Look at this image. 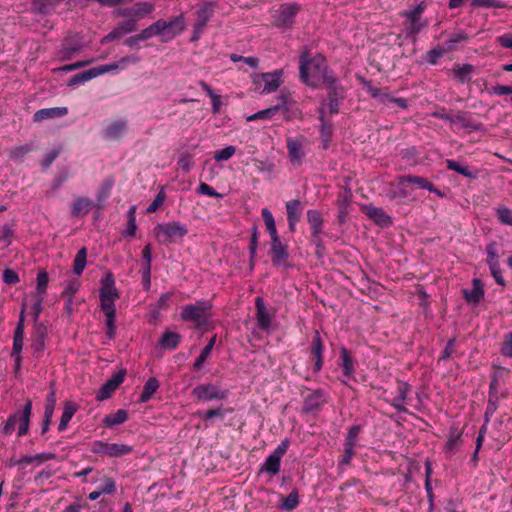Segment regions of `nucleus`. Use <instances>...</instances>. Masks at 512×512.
I'll use <instances>...</instances> for the list:
<instances>
[{
  "label": "nucleus",
  "mask_w": 512,
  "mask_h": 512,
  "mask_svg": "<svg viewBox=\"0 0 512 512\" xmlns=\"http://www.w3.org/2000/svg\"><path fill=\"white\" fill-rule=\"evenodd\" d=\"M128 419V411L125 409H119L115 413L106 415L102 419V423L105 427H114L116 425L124 423Z\"/></svg>",
  "instance_id": "obj_43"
},
{
  "label": "nucleus",
  "mask_w": 512,
  "mask_h": 512,
  "mask_svg": "<svg viewBox=\"0 0 512 512\" xmlns=\"http://www.w3.org/2000/svg\"><path fill=\"white\" fill-rule=\"evenodd\" d=\"M156 22L159 37H162L163 42H168L175 37L181 35L186 30V19L184 14L174 16L169 20L158 19Z\"/></svg>",
  "instance_id": "obj_5"
},
{
  "label": "nucleus",
  "mask_w": 512,
  "mask_h": 512,
  "mask_svg": "<svg viewBox=\"0 0 512 512\" xmlns=\"http://www.w3.org/2000/svg\"><path fill=\"white\" fill-rule=\"evenodd\" d=\"M286 147L291 163L293 165H301L305 156L302 142L299 139L288 138L286 141Z\"/></svg>",
  "instance_id": "obj_28"
},
{
  "label": "nucleus",
  "mask_w": 512,
  "mask_h": 512,
  "mask_svg": "<svg viewBox=\"0 0 512 512\" xmlns=\"http://www.w3.org/2000/svg\"><path fill=\"white\" fill-rule=\"evenodd\" d=\"M92 201L86 197H78L72 204L71 216L86 215L92 208Z\"/></svg>",
  "instance_id": "obj_41"
},
{
  "label": "nucleus",
  "mask_w": 512,
  "mask_h": 512,
  "mask_svg": "<svg viewBox=\"0 0 512 512\" xmlns=\"http://www.w3.org/2000/svg\"><path fill=\"white\" fill-rule=\"evenodd\" d=\"M32 400L27 399L25 404L21 409H18L13 414L9 415L0 432L9 436L15 430L16 424H19L18 427V436L22 437L28 434L30 427V419L32 415Z\"/></svg>",
  "instance_id": "obj_2"
},
{
  "label": "nucleus",
  "mask_w": 512,
  "mask_h": 512,
  "mask_svg": "<svg viewBox=\"0 0 512 512\" xmlns=\"http://www.w3.org/2000/svg\"><path fill=\"white\" fill-rule=\"evenodd\" d=\"M281 459L278 456L270 454L261 465L259 473L266 472L270 476H275L280 472Z\"/></svg>",
  "instance_id": "obj_39"
},
{
  "label": "nucleus",
  "mask_w": 512,
  "mask_h": 512,
  "mask_svg": "<svg viewBox=\"0 0 512 512\" xmlns=\"http://www.w3.org/2000/svg\"><path fill=\"white\" fill-rule=\"evenodd\" d=\"M362 210L371 221L381 228H387L393 223L392 217L381 207H376L370 204L364 206Z\"/></svg>",
  "instance_id": "obj_20"
},
{
  "label": "nucleus",
  "mask_w": 512,
  "mask_h": 512,
  "mask_svg": "<svg viewBox=\"0 0 512 512\" xmlns=\"http://www.w3.org/2000/svg\"><path fill=\"white\" fill-rule=\"evenodd\" d=\"M400 184H415L422 189H426L429 192L436 194L440 198H444L446 194L435 187L433 183L428 181L426 178L417 175H404L399 178Z\"/></svg>",
  "instance_id": "obj_23"
},
{
  "label": "nucleus",
  "mask_w": 512,
  "mask_h": 512,
  "mask_svg": "<svg viewBox=\"0 0 512 512\" xmlns=\"http://www.w3.org/2000/svg\"><path fill=\"white\" fill-rule=\"evenodd\" d=\"M306 216L311 232H323L324 219L322 217V213L319 210L309 209L306 212Z\"/></svg>",
  "instance_id": "obj_38"
},
{
  "label": "nucleus",
  "mask_w": 512,
  "mask_h": 512,
  "mask_svg": "<svg viewBox=\"0 0 512 512\" xmlns=\"http://www.w3.org/2000/svg\"><path fill=\"white\" fill-rule=\"evenodd\" d=\"M463 432L459 430L456 424H453L448 433V439L444 445V452L448 455H453L461 447Z\"/></svg>",
  "instance_id": "obj_25"
},
{
  "label": "nucleus",
  "mask_w": 512,
  "mask_h": 512,
  "mask_svg": "<svg viewBox=\"0 0 512 512\" xmlns=\"http://www.w3.org/2000/svg\"><path fill=\"white\" fill-rule=\"evenodd\" d=\"M155 10V4L152 2H137L131 7L118 9L116 16L118 17H132L138 21L150 15Z\"/></svg>",
  "instance_id": "obj_17"
},
{
  "label": "nucleus",
  "mask_w": 512,
  "mask_h": 512,
  "mask_svg": "<svg viewBox=\"0 0 512 512\" xmlns=\"http://www.w3.org/2000/svg\"><path fill=\"white\" fill-rule=\"evenodd\" d=\"M56 405V391L54 389V382L50 383V391L46 396V404L44 415L53 416Z\"/></svg>",
  "instance_id": "obj_53"
},
{
  "label": "nucleus",
  "mask_w": 512,
  "mask_h": 512,
  "mask_svg": "<svg viewBox=\"0 0 512 512\" xmlns=\"http://www.w3.org/2000/svg\"><path fill=\"white\" fill-rule=\"evenodd\" d=\"M132 451L133 447L127 444L108 443L101 440H96L91 444V452L109 457H122Z\"/></svg>",
  "instance_id": "obj_9"
},
{
  "label": "nucleus",
  "mask_w": 512,
  "mask_h": 512,
  "mask_svg": "<svg viewBox=\"0 0 512 512\" xmlns=\"http://www.w3.org/2000/svg\"><path fill=\"white\" fill-rule=\"evenodd\" d=\"M476 68L470 63L464 64H454L452 68V73L454 79L460 84L470 83L472 80V75L475 72Z\"/></svg>",
  "instance_id": "obj_29"
},
{
  "label": "nucleus",
  "mask_w": 512,
  "mask_h": 512,
  "mask_svg": "<svg viewBox=\"0 0 512 512\" xmlns=\"http://www.w3.org/2000/svg\"><path fill=\"white\" fill-rule=\"evenodd\" d=\"M166 199V193L163 188L160 189V191L155 196L154 200L149 204V206L146 209L147 213H153L157 211L159 207L162 206Z\"/></svg>",
  "instance_id": "obj_62"
},
{
  "label": "nucleus",
  "mask_w": 512,
  "mask_h": 512,
  "mask_svg": "<svg viewBox=\"0 0 512 512\" xmlns=\"http://www.w3.org/2000/svg\"><path fill=\"white\" fill-rule=\"evenodd\" d=\"M78 410V405L72 401H65L63 413L58 424V431L63 432L67 429L68 423Z\"/></svg>",
  "instance_id": "obj_37"
},
{
  "label": "nucleus",
  "mask_w": 512,
  "mask_h": 512,
  "mask_svg": "<svg viewBox=\"0 0 512 512\" xmlns=\"http://www.w3.org/2000/svg\"><path fill=\"white\" fill-rule=\"evenodd\" d=\"M323 351H324V343L321 338L320 332L315 331L311 346H310V353L312 355L313 360V372L315 374L319 373L323 367L324 358H323Z\"/></svg>",
  "instance_id": "obj_19"
},
{
  "label": "nucleus",
  "mask_w": 512,
  "mask_h": 512,
  "mask_svg": "<svg viewBox=\"0 0 512 512\" xmlns=\"http://www.w3.org/2000/svg\"><path fill=\"white\" fill-rule=\"evenodd\" d=\"M451 124H460L468 132L482 131L484 125L481 122H476L472 119V114L467 111H459L456 115H453L450 120Z\"/></svg>",
  "instance_id": "obj_22"
},
{
  "label": "nucleus",
  "mask_w": 512,
  "mask_h": 512,
  "mask_svg": "<svg viewBox=\"0 0 512 512\" xmlns=\"http://www.w3.org/2000/svg\"><path fill=\"white\" fill-rule=\"evenodd\" d=\"M236 152L235 146H226L223 149L217 150L214 154V159L218 162L230 159Z\"/></svg>",
  "instance_id": "obj_63"
},
{
  "label": "nucleus",
  "mask_w": 512,
  "mask_h": 512,
  "mask_svg": "<svg viewBox=\"0 0 512 512\" xmlns=\"http://www.w3.org/2000/svg\"><path fill=\"white\" fill-rule=\"evenodd\" d=\"M160 383L157 378L150 377L144 384L143 391L138 399L139 403L148 402L153 394L158 390Z\"/></svg>",
  "instance_id": "obj_42"
},
{
  "label": "nucleus",
  "mask_w": 512,
  "mask_h": 512,
  "mask_svg": "<svg viewBox=\"0 0 512 512\" xmlns=\"http://www.w3.org/2000/svg\"><path fill=\"white\" fill-rule=\"evenodd\" d=\"M472 290L463 289L462 294L465 301L469 304H478L483 300L485 291L483 282L479 278H474L472 280Z\"/></svg>",
  "instance_id": "obj_26"
},
{
  "label": "nucleus",
  "mask_w": 512,
  "mask_h": 512,
  "mask_svg": "<svg viewBox=\"0 0 512 512\" xmlns=\"http://www.w3.org/2000/svg\"><path fill=\"white\" fill-rule=\"evenodd\" d=\"M335 76L323 54L317 53L312 56L310 49L307 46L303 47L299 55V78L302 83L316 89L320 80L324 84Z\"/></svg>",
  "instance_id": "obj_1"
},
{
  "label": "nucleus",
  "mask_w": 512,
  "mask_h": 512,
  "mask_svg": "<svg viewBox=\"0 0 512 512\" xmlns=\"http://www.w3.org/2000/svg\"><path fill=\"white\" fill-rule=\"evenodd\" d=\"M191 395L198 401L224 400L228 396L227 390H222L212 383L197 385Z\"/></svg>",
  "instance_id": "obj_12"
},
{
  "label": "nucleus",
  "mask_w": 512,
  "mask_h": 512,
  "mask_svg": "<svg viewBox=\"0 0 512 512\" xmlns=\"http://www.w3.org/2000/svg\"><path fill=\"white\" fill-rule=\"evenodd\" d=\"M213 304L210 300H198L194 304H187L182 307L180 318L184 322H195L197 328L205 326L210 318L207 311L211 310Z\"/></svg>",
  "instance_id": "obj_3"
},
{
  "label": "nucleus",
  "mask_w": 512,
  "mask_h": 512,
  "mask_svg": "<svg viewBox=\"0 0 512 512\" xmlns=\"http://www.w3.org/2000/svg\"><path fill=\"white\" fill-rule=\"evenodd\" d=\"M340 366L342 368L343 375L348 379H353L355 374L356 360L352 357L350 351L342 346L339 349Z\"/></svg>",
  "instance_id": "obj_27"
},
{
  "label": "nucleus",
  "mask_w": 512,
  "mask_h": 512,
  "mask_svg": "<svg viewBox=\"0 0 512 512\" xmlns=\"http://www.w3.org/2000/svg\"><path fill=\"white\" fill-rule=\"evenodd\" d=\"M361 430H362L361 425H358V424L352 425L348 429L344 444L356 446L357 438H358V435L360 434Z\"/></svg>",
  "instance_id": "obj_61"
},
{
  "label": "nucleus",
  "mask_w": 512,
  "mask_h": 512,
  "mask_svg": "<svg viewBox=\"0 0 512 512\" xmlns=\"http://www.w3.org/2000/svg\"><path fill=\"white\" fill-rule=\"evenodd\" d=\"M48 337V327L44 322H36L34 324L32 334L31 348L38 356L42 354L46 348L45 342Z\"/></svg>",
  "instance_id": "obj_21"
},
{
  "label": "nucleus",
  "mask_w": 512,
  "mask_h": 512,
  "mask_svg": "<svg viewBox=\"0 0 512 512\" xmlns=\"http://www.w3.org/2000/svg\"><path fill=\"white\" fill-rule=\"evenodd\" d=\"M320 124V139H332L333 125L330 121L325 118L324 108L318 109Z\"/></svg>",
  "instance_id": "obj_45"
},
{
  "label": "nucleus",
  "mask_w": 512,
  "mask_h": 512,
  "mask_svg": "<svg viewBox=\"0 0 512 512\" xmlns=\"http://www.w3.org/2000/svg\"><path fill=\"white\" fill-rule=\"evenodd\" d=\"M118 69L117 64H105L97 67H93L89 70L82 71L73 75L67 82L68 87H77L79 85L84 84L87 81L92 80L100 75H103L107 72Z\"/></svg>",
  "instance_id": "obj_11"
},
{
  "label": "nucleus",
  "mask_w": 512,
  "mask_h": 512,
  "mask_svg": "<svg viewBox=\"0 0 512 512\" xmlns=\"http://www.w3.org/2000/svg\"><path fill=\"white\" fill-rule=\"evenodd\" d=\"M299 505V493L296 488H294L290 494L283 498L282 503L279 505V508L284 511H292Z\"/></svg>",
  "instance_id": "obj_51"
},
{
  "label": "nucleus",
  "mask_w": 512,
  "mask_h": 512,
  "mask_svg": "<svg viewBox=\"0 0 512 512\" xmlns=\"http://www.w3.org/2000/svg\"><path fill=\"white\" fill-rule=\"evenodd\" d=\"M81 283L78 279L73 278L66 282L65 289L61 293V297L74 298L75 294L79 291Z\"/></svg>",
  "instance_id": "obj_57"
},
{
  "label": "nucleus",
  "mask_w": 512,
  "mask_h": 512,
  "mask_svg": "<svg viewBox=\"0 0 512 512\" xmlns=\"http://www.w3.org/2000/svg\"><path fill=\"white\" fill-rule=\"evenodd\" d=\"M34 150V143H26L10 150L9 157L15 161H21L28 153Z\"/></svg>",
  "instance_id": "obj_52"
},
{
  "label": "nucleus",
  "mask_w": 512,
  "mask_h": 512,
  "mask_svg": "<svg viewBox=\"0 0 512 512\" xmlns=\"http://www.w3.org/2000/svg\"><path fill=\"white\" fill-rule=\"evenodd\" d=\"M283 71L281 69L267 73H257L253 76L255 91L260 94H269L275 92L282 83Z\"/></svg>",
  "instance_id": "obj_6"
},
{
  "label": "nucleus",
  "mask_w": 512,
  "mask_h": 512,
  "mask_svg": "<svg viewBox=\"0 0 512 512\" xmlns=\"http://www.w3.org/2000/svg\"><path fill=\"white\" fill-rule=\"evenodd\" d=\"M68 114L67 107L44 108L36 111L33 115L34 122H41L46 119L60 118Z\"/></svg>",
  "instance_id": "obj_31"
},
{
  "label": "nucleus",
  "mask_w": 512,
  "mask_h": 512,
  "mask_svg": "<svg viewBox=\"0 0 512 512\" xmlns=\"http://www.w3.org/2000/svg\"><path fill=\"white\" fill-rule=\"evenodd\" d=\"M228 411H232V409H228ZM227 412V410L223 409L222 407H218V408H214V409H209L207 411H199L197 413V415L207 421V420H211L213 419L214 417H220V418H223L225 416V413Z\"/></svg>",
  "instance_id": "obj_56"
},
{
  "label": "nucleus",
  "mask_w": 512,
  "mask_h": 512,
  "mask_svg": "<svg viewBox=\"0 0 512 512\" xmlns=\"http://www.w3.org/2000/svg\"><path fill=\"white\" fill-rule=\"evenodd\" d=\"M280 110L283 111L285 120H287V121L291 120V117L288 115V113L290 111V101L286 95H281L279 97V102L276 105L271 106L267 109L258 111L256 113L248 116L246 120L248 122L256 121V120H268V119H271L272 117H274L277 114V112Z\"/></svg>",
  "instance_id": "obj_10"
},
{
  "label": "nucleus",
  "mask_w": 512,
  "mask_h": 512,
  "mask_svg": "<svg viewBox=\"0 0 512 512\" xmlns=\"http://www.w3.org/2000/svg\"><path fill=\"white\" fill-rule=\"evenodd\" d=\"M216 4L214 2H205L196 11L195 25L206 28L207 23L211 20L214 15V8Z\"/></svg>",
  "instance_id": "obj_32"
},
{
  "label": "nucleus",
  "mask_w": 512,
  "mask_h": 512,
  "mask_svg": "<svg viewBox=\"0 0 512 512\" xmlns=\"http://www.w3.org/2000/svg\"><path fill=\"white\" fill-rule=\"evenodd\" d=\"M115 184V179L113 176H109L100 185L96 198L99 203H103L105 200H107L110 197L112 188Z\"/></svg>",
  "instance_id": "obj_46"
},
{
  "label": "nucleus",
  "mask_w": 512,
  "mask_h": 512,
  "mask_svg": "<svg viewBox=\"0 0 512 512\" xmlns=\"http://www.w3.org/2000/svg\"><path fill=\"white\" fill-rule=\"evenodd\" d=\"M216 343V335H213L208 343L206 344V346L202 349L200 355L196 358V360L194 361L193 363V369L194 370H200L205 361L207 360V358L210 356L213 348H214V345Z\"/></svg>",
  "instance_id": "obj_44"
},
{
  "label": "nucleus",
  "mask_w": 512,
  "mask_h": 512,
  "mask_svg": "<svg viewBox=\"0 0 512 512\" xmlns=\"http://www.w3.org/2000/svg\"><path fill=\"white\" fill-rule=\"evenodd\" d=\"M83 49L82 39L77 35L67 36L62 41L60 48L57 50V58L59 61H70Z\"/></svg>",
  "instance_id": "obj_15"
},
{
  "label": "nucleus",
  "mask_w": 512,
  "mask_h": 512,
  "mask_svg": "<svg viewBox=\"0 0 512 512\" xmlns=\"http://www.w3.org/2000/svg\"><path fill=\"white\" fill-rule=\"evenodd\" d=\"M500 352L503 356L512 358V331L504 335Z\"/></svg>",
  "instance_id": "obj_64"
},
{
  "label": "nucleus",
  "mask_w": 512,
  "mask_h": 512,
  "mask_svg": "<svg viewBox=\"0 0 512 512\" xmlns=\"http://www.w3.org/2000/svg\"><path fill=\"white\" fill-rule=\"evenodd\" d=\"M127 19L121 21L117 24V27L122 32V34H130L135 32L138 29L137 21L132 17H126Z\"/></svg>",
  "instance_id": "obj_59"
},
{
  "label": "nucleus",
  "mask_w": 512,
  "mask_h": 512,
  "mask_svg": "<svg viewBox=\"0 0 512 512\" xmlns=\"http://www.w3.org/2000/svg\"><path fill=\"white\" fill-rule=\"evenodd\" d=\"M486 264L489 267L490 273L493 276L495 282L500 286H506V281L502 275V270L500 267V254L498 250V243L496 241H491L486 245Z\"/></svg>",
  "instance_id": "obj_8"
},
{
  "label": "nucleus",
  "mask_w": 512,
  "mask_h": 512,
  "mask_svg": "<svg viewBox=\"0 0 512 512\" xmlns=\"http://www.w3.org/2000/svg\"><path fill=\"white\" fill-rule=\"evenodd\" d=\"M61 0H33L34 9L42 15H49L60 5Z\"/></svg>",
  "instance_id": "obj_40"
},
{
  "label": "nucleus",
  "mask_w": 512,
  "mask_h": 512,
  "mask_svg": "<svg viewBox=\"0 0 512 512\" xmlns=\"http://www.w3.org/2000/svg\"><path fill=\"white\" fill-rule=\"evenodd\" d=\"M285 207H286L287 219H293V220L300 221L303 206L299 199H293V200L286 202Z\"/></svg>",
  "instance_id": "obj_48"
},
{
  "label": "nucleus",
  "mask_w": 512,
  "mask_h": 512,
  "mask_svg": "<svg viewBox=\"0 0 512 512\" xmlns=\"http://www.w3.org/2000/svg\"><path fill=\"white\" fill-rule=\"evenodd\" d=\"M469 40V35L460 31L457 33H453L449 36V38L445 41L444 48L447 52L453 51L456 49L457 44L467 42Z\"/></svg>",
  "instance_id": "obj_49"
},
{
  "label": "nucleus",
  "mask_w": 512,
  "mask_h": 512,
  "mask_svg": "<svg viewBox=\"0 0 512 512\" xmlns=\"http://www.w3.org/2000/svg\"><path fill=\"white\" fill-rule=\"evenodd\" d=\"M117 388L114 387V385L112 384V382H110L109 380H107L102 386L101 388L97 391V394H96V400L97 401H104L106 399H109L112 394L115 392Z\"/></svg>",
  "instance_id": "obj_54"
},
{
  "label": "nucleus",
  "mask_w": 512,
  "mask_h": 512,
  "mask_svg": "<svg viewBox=\"0 0 512 512\" xmlns=\"http://www.w3.org/2000/svg\"><path fill=\"white\" fill-rule=\"evenodd\" d=\"M300 10L301 6L295 2L281 4L275 16V25L279 28H291Z\"/></svg>",
  "instance_id": "obj_14"
},
{
  "label": "nucleus",
  "mask_w": 512,
  "mask_h": 512,
  "mask_svg": "<svg viewBox=\"0 0 512 512\" xmlns=\"http://www.w3.org/2000/svg\"><path fill=\"white\" fill-rule=\"evenodd\" d=\"M182 341L178 332L165 331L158 340V346L166 350L176 349Z\"/></svg>",
  "instance_id": "obj_33"
},
{
  "label": "nucleus",
  "mask_w": 512,
  "mask_h": 512,
  "mask_svg": "<svg viewBox=\"0 0 512 512\" xmlns=\"http://www.w3.org/2000/svg\"><path fill=\"white\" fill-rule=\"evenodd\" d=\"M447 51L445 50L444 47L442 46H437L436 48H433L431 50H429L426 54H425V60L431 64V65H435L437 64L439 58H441L443 56L444 53H446Z\"/></svg>",
  "instance_id": "obj_60"
},
{
  "label": "nucleus",
  "mask_w": 512,
  "mask_h": 512,
  "mask_svg": "<svg viewBox=\"0 0 512 512\" xmlns=\"http://www.w3.org/2000/svg\"><path fill=\"white\" fill-rule=\"evenodd\" d=\"M126 128V120H116L104 129L103 136L107 139H119L122 136V134L126 131Z\"/></svg>",
  "instance_id": "obj_35"
},
{
  "label": "nucleus",
  "mask_w": 512,
  "mask_h": 512,
  "mask_svg": "<svg viewBox=\"0 0 512 512\" xmlns=\"http://www.w3.org/2000/svg\"><path fill=\"white\" fill-rule=\"evenodd\" d=\"M326 392L319 388L307 395L303 400L302 413L303 414H318L323 406L327 403Z\"/></svg>",
  "instance_id": "obj_16"
},
{
  "label": "nucleus",
  "mask_w": 512,
  "mask_h": 512,
  "mask_svg": "<svg viewBox=\"0 0 512 512\" xmlns=\"http://www.w3.org/2000/svg\"><path fill=\"white\" fill-rule=\"evenodd\" d=\"M86 264H87V248L82 247L81 249L78 250V252L74 258L73 273L76 274L77 276H80L83 273Z\"/></svg>",
  "instance_id": "obj_50"
},
{
  "label": "nucleus",
  "mask_w": 512,
  "mask_h": 512,
  "mask_svg": "<svg viewBox=\"0 0 512 512\" xmlns=\"http://www.w3.org/2000/svg\"><path fill=\"white\" fill-rule=\"evenodd\" d=\"M426 25V20H408V23H405L404 28L405 38L411 39L415 42L417 40V35L426 27Z\"/></svg>",
  "instance_id": "obj_36"
},
{
  "label": "nucleus",
  "mask_w": 512,
  "mask_h": 512,
  "mask_svg": "<svg viewBox=\"0 0 512 512\" xmlns=\"http://www.w3.org/2000/svg\"><path fill=\"white\" fill-rule=\"evenodd\" d=\"M263 221L266 225V229L270 235L271 240L280 238L276 229L275 220L273 214L268 208H263L261 211Z\"/></svg>",
  "instance_id": "obj_47"
},
{
  "label": "nucleus",
  "mask_w": 512,
  "mask_h": 512,
  "mask_svg": "<svg viewBox=\"0 0 512 512\" xmlns=\"http://www.w3.org/2000/svg\"><path fill=\"white\" fill-rule=\"evenodd\" d=\"M327 90V98L321 103L319 108L328 107V111L331 115L338 114L340 111V104L345 99V89L340 83L337 76L333 77L323 84Z\"/></svg>",
  "instance_id": "obj_4"
},
{
  "label": "nucleus",
  "mask_w": 512,
  "mask_h": 512,
  "mask_svg": "<svg viewBox=\"0 0 512 512\" xmlns=\"http://www.w3.org/2000/svg\"><path fill=\"white\" fill-rule=\"evenodd\" d=\"M255 307H256V320L257 326L259 329L268 331L271 327V314L268 312L264 299L261 296L256 297L255 299Z\"/></svg>",
  "instance_id": "obj_24"
},
{
  "label": "nucleus",
  "mask_w": 512,
  "mask_h": 512,
  "mask_svg": "<svg viewBox=\"0 0 512 512\" xmlns=\"http://www.w3.org/2000/svg\"><path fill=\"white\" fill-rule=\"evenodd\" d=\"M100 290H99V297H114L119 298L120 294L115 286V277L112 272H107L104 277L100 280Z\"/></svg>",
  "instance_id": "obj_30"
},
{
  "label": "nucleus",
  "mask_w": 512,
  "mask_h": 512,
  "mask_svg": "<svg viewBox=\"0 0 512 512\" xmlns=\"http://www.w3.org/2000/svg\"><path fill=\"white\" fill-rule=\"evenodd\" d=\"M269 255L274 267L293 268V265L288 262V245L283 243L280 238L271 240Z\"/></svg>",
  "instance_id": "obj_13"
},
{
  "label": "nucleus",
  "mask_w": 512,
  "mask_h": 512,
  "mask_svg": "<svg viewBox=\"0 0 512 512\" xmlns=\"http://www.w3.org/2000/svg\"><path fill=\"white\" fill-rule=\"evenodd\" d=\"M446 167L449 170L455 171L459 173L460 175L468 178V179H477L479 176V170L476 168H471L466 165H461L459 162L453 160V159H447L446 160Z\"/></svg>",
  "instance_id": "obj_34"
},
{
  "label": "nucleus",
  "mask_w": 512,
  "mask_h": 512,
  "mask_svg": "<svg viewBox=\"0 0 512 512\" xmlns=\"http://www.w3.org/2000/svg\"><path fill=\"white\" fill-rule=\"evenodd\" d=\"M48 282H49L48 273L45 270L39 271L37 274L36 291L40 295V297H43V295L46 294Z\"/></svg>",
  "instance_id": "obj_55"
},
{
  "label": "nucleus",
  "mask_w": 512,
  "mask_h": 512,
  "mask_svg": "<svg viewBox=\"0 0 512 512\" xmlns=\"http://www.w3.org/2000/svg\"><path fill=\"white\" fill-rule=\"evenodd\" d=\"M496 216L501 224L512 226V210L505 206L496 208Z\"/></svg>",
  "instance_id": "obj_58"
},
{
  "label": "nucleus",
  "mask_w": 512,
  "mask_h": 512,
  "mask_svg": "<svg viewBox=\"0 0 512 512\" xmlns=\"http://www.w3.org/2000/svg\"><path fill=\"white\" fill-rule=\"evenodd\" d=\"M396 382L398 384L397 397L390 402L391 406L400 413L413 415L405 405L410 401L409 394L412 391V385L400 379H397Z\"/></svg>",
  "instance_id": "obj_18"
},
{
  "label": "nucleus",
  "mask_w": 512,
  "mask_h": 512,
  "mask_svg": "<svg viewBox=\"0 0 512 512\" xmlns=\"http://www.w3.org/2000/svg\"><path fill=\"white\" fill-rule=\"evenodd\" d=\"M154 231L157 236L162 233L164 239L161 241L163 244L168 245L181 240L188 234L187 225L177 221H171L164 224H158Z\"/></svg>",
  "instance_id": "obj_7"
}]
</instances>
